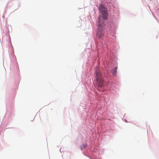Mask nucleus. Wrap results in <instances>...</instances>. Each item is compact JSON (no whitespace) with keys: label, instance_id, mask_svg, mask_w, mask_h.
I'll return each mask as SVG.
<instances>
[{"label":"nucleus","instance_id":"nucleus-4","mask_svg":"<svg viewBox=\"0 0 159 159\" xmlns=\"http://www.w3.org/2000/svg\"><path fill=\"white\" fill-rule=\"evenodd\" d=\"M117 67H115L114 69L111 70V73L112 74L114 75H116L117 74Z\"/></svg>","mask_w":159,"mask_h":159},{"label":"nucleus","instance_id":"nucleus-1","mask_svg":"<svg viewBox=\"0 0 159 159\" xmlns=\"http://www.w3.org/2000/svg\"><path fill=\"white\" fill-rule=\"evenodd\" d=\"M99 10L101 13L103 18L104 20L107 19L108 16L107 9L104 6L103 4H101L100 5Z\"/></svg>","mask_w":159,"mask_h":159},{"label":"nucleus","instance_id":"nucleus-2","mask_svg":"<svg viewBox=\"0 0 159 159\" xmlns=\"http://www.w3.org/2000/svg\"><path fill=\"white\" fill-rule=\"evenodd\" d=\"M96 78L97 86L100 88L103 87L104 85V80H103L100 73L96 72Z\"/></svg>","mask_w":159,"mask_h":159},{"label":"nucleus","instance_id":"nucleus-3","mask_svg":"<svg viewBox=\"0 0 159 159\" xmlns=\"http://www.w3.org/2000/svg\"><path fill=\"white\" fill-rule=\"evenodd\" d=\"M99 23L98 24V29L97 31V35L99 38H101L103 36V24L101 23V21L100 18H98Z\"/></svg>","mask_w":159,"mask_h":159}]
</instances>
